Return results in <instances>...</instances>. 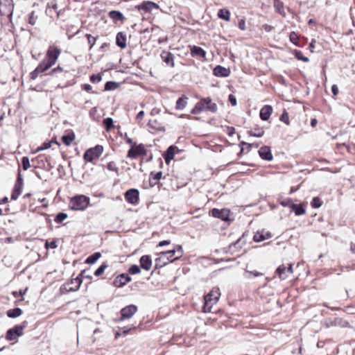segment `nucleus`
Masks as SVG:
<instances>
[{
    "instance_id": "obj_59",
    "label": "nucleus",
    "mask_w": 355,
    "mask_h": 355,
    "mask_svg": "<svg viewBox=\"0 0 355 355\" xmlns=\"http://www.w3.org/2000/svg\"><path fill=\"white\" fill-rule=\"evenodd\" d=\"M46 12L49 16L53 17L54 11L52 10V8H51V5L49 3L47 6Z\"/></svg>"
},
{
    "instance_id": "obj_1",
    "label": "nucleus",
    "mask_w": 355,
    "mask_h": 355,
    "mask_svg": "<svg viewBox=\"0 0 355 355\" xmlns=\"http://www.w3.org/2000/svg\"><path fill=\"white\" fill-rule=\"evenodd\" d=\"M218 107L215 103L212 102L210 97L201 98L191 110V113L193 114H198L204 110L209 111L212 113L217 112Z\"/></svg>"
},
{
    "instance_id": "obj_16",
    "label": "nucleus",
    "mask_w": 355,
    "mask_h": 355,
    "mask_svg": "<svg viewBox=\"0 0 355 355\" xmlns=\"http://www.w3.org/2000/svg\"><path fill=\"white\" fill-rule=\"evenodd\" d=\"M161 58L162 60L168 66L173 67L174 63V55L169 51H164L161 53Z\"/></svg>"
},
{
    "instance_id": "obj_55",
    "label": "nucleus",
    "mask_w": 355,
    "mask_h": 355,
    "mask_svg": "<svg viewBox=\"0 0 355 355\" xmlns=\"http://www.w3.org/2000/svg\"><path fill=\"white\" fill-rule=\"evenodd\" d=\"M289 38H290V41L292 43L297 44V42L298 40V35L295 32H291L290 33Z\"/></svg>"
},
{
    "instance_id": "obj_18",
    "label": "nucleus",
    "mask_w": 355,
    "mask_h": 355,
    "mask_svg": "<svg viewBox=\"0 0 355 355\" xmlns=\"http://www.w3.org/2000/svg\"><path fill=\"white\" fill-rule=\"evenodd\" d=\"M162 178V172H151L149 176V183L151 187L158 185L159 187V180Z\"/></svg>"
},
{
    "instance_id": "obj_36",
    "label": "nucleus",
    "mask_w": 355,
    "mask_h": 355,
    "mask_svg": "<svg viewBox=\"0 0 355 355\" xmlns=\"http://www.w3.org/2000/svg\"><path fill=\"white\" fill-rule=\"evenodd\" d=\"M101 254L100 252H95V253L92 254V255L89 256L86 259L85 263H87V264L94 263L101 257Z\"/></svg>"
},
{
    "instance_id": "obj_22",
    "label": "nucleus",
    "mask_w": 355,
    "mask_h": 355,
    "mask_svg": "<svg viewBox=\"0 0 355 355\" xmlns=\"http://www.w3.org/2000/svg\"><path fill=\"white\" fill-rule=\"evenodd\" d=\"M131 278L126 275L122 274L117 277L114 282V284L117 287H121L130 282Z\"/></svg>"
},
{
    "instance_id": "obj_47",
    "label": "nucleus",
    "mask_w": 355,
    "mask_h": 355,
    "mask_svg": "<svg viewBox=\"0 0 355 355\" xmlns=\"http://www.w3.org/2000/svg\"><path fill=\"white\" fill-rule=\"evenodd\" d=\"M125 199L130 203H133V188L128 189L125 195Z\"/></svg>"
},
{
    "instance_id": "obj_43",
    "label": "nucleus",
    "mask_w": 355,
    "mask_h": 355,
    "mask_svg": "<svg viewBox=\"0 0 355 355\" xmlns=\"http://www.w3.org/2000/svg\"><path fill=\"white\" fill-rule=\"evenodd\" d=\"M67 214L63 212H60L58 214L54 219L55 222L57 223H61L63 220H64L67 218Z\"/></svg>"
},
{
    "instance_id": "obj_50",
    "label": "nucleus",
    "mask_w": 355,
    "mask_h": 355,
    "mask_svg": "<svg viewBox=\"0 0 355 355\" xmlns=\"http://www.w3.org/2000/svg\"><path fill=\"white\" fill-rule=\"evenodd\" d=\"M102 80V76L100 73L93 74L90 76V81L92 83H98Z\"/></svg>"
},
{
    "instance_id": "obj_11",
    "label": "nucleus",
    "mask_w": 355,
    "mask_h": 355,
    "mask_svg": "<svg viewBox=\"0 0 355 355\" xmlns=\"http://www.w3.org/2000/svg\"><path fill=\"white\" fill-rule=\"evenodd\" d=\"M139 156H146V161H150L153 158L152 154L147 155V150L143 144L136 145L135 143V159Z\"/></svg>"
},
{
    "instance_id": "obj_3",
    "label": "nucleus",
    "mask_w": 355,
    "mask_h": 355,
    "mask_svg": "<svg viewBox=\"0 0 355 355\" xmlns=\"http://www.w3.org/2000/svg\"><path fill=\"white\" fill-rule=\"evenodd\" d=\"M89 204V198L85 196H77L71 198L69 207L73 210H85Z\"/></svg>"
},
{
    "instance_id": "obj_34",
    "label": "nucleus",
    "mask_w": 355,
    "mask_h": 355,
    "mask_svg": "<svg viewBox=\"0 0 355 355\" xmlns=\"http://www.w3.org/2000/svg\"><path fill=\"white\" fill-rule=\"evenodd\" d=\"M52 66L53 65H51V63L47 62V61L44 60L39 64L37 68V71H40V73H43L50 69Z\"/></svg>"
},
{
    "instance_id": "obj_48",
    "label": "nucleus",
    "mask_w": 355,
    "mask_h": 355,
    "mask_svg": "<svg viewBox=\"0 0 355 355\" xmlns=\"http://www.w3.org/2000/svg\"><path fill=\"white\" fill-rule=\"evenodd\" d=\"M117 85L115 82L113 81H108L105 85V91H110L112 89H114L116 87Z\"/></svg>"
},
{
    "instance_id": "obj_49",
    "label": "nucleus",
    "mask_w": 355,
    "mask_h": 355,
    "mask_svg": "<svg viewBox=\"0 0 355 355\" xmlns=\"http://www.w3.org/2000/svg\"><path fill=\"white\" fill-rule=\"evenodd\" d=\"M22 167L24 171L30 168V160L28 157H23L21 159Z\"/></svg>"
},
{
    "instance_id": "obj_30",
    "label": "nucleus",
    "mask_w": 355,
    "mask_h": 355,
    "mask_svg": "<svg viewBox=\"0 0 355 355\" xmlns=\"http://www.w3.org/2000/svg\"><path fill=\"white\" fill-rule=\"evenodd\" d=\"M75 139V134L72 132L62 137V140L66 146H70Z\"/></svg>"
},
{
    "instance_id": "obj_61",
    "label": "nucleus",
    "mask_w": 355,
    "mask_h": 355,
    "mask_svg": "<svg viewBox=\"0 0 355 355\" xmlns=\"http://www.w3.org/2000/svg\"><path fill=\"white\" fill-rule=\"evenodd\" d=\"M20 194H21L20 193L13 190L12 192V194H11V200H17Z\"/></svg>"
},
{
    "instance_id": "obj_25",
    "label": "nucleus",
    "mask_w": 355,
    "mask_h": 355,
    "mask_svg": "<svg viewBox=\"0 0 355 355\" xmlns=\"http://www.w3.org/2000/svg\"><path fill=\"white\" fill-rule=\"evenodd\" d=\"M331 326L340 327H349V324L347 320H343L340 318H336L330 322Z\"/></svg>"
},
{
    "instance_id": "obj_17",
    "label": "nucleus",
    "mask_w": 355,
    "mask_h": 355,
    "mask_svg": "<svg viewBox=\"0 0 355 355\" xmlns=\"http://www.w3.org/2000/svg\"><path fill=\"white\" fill-rule=\"evenodd\" d=\"M271 237V234L269 232H265L264 230L257 231L254 236L253 240L255 242H261L264 240L270 239Z\"/></svg>"
},
{
    "instance_id": "obj_7",
    "label": "nucleus",
    "mask_w": 355,
    "mask_h": 355,
    "mask_svg": "<svg viewBox=\"0 0 355 355\" xmlns=\"http://www.w3.org/2000/svg\"><path fill=\"white\" fill-rule=\"evenodd\" d=\"M87 270H83L79 274V275L78 277H76L74 279H72L71 280V284L75 283L76 286L74 287H69V288H67V292H72V291H78L82 284L83 278H87L89 279H92V276L89 274H87Z\"/></svg>"
},
{
    "instance_id": "obj_38",
    "label": "nucleus",
    "mask_w": 355,
    "mask_h": 355,
    "mask_svg": "<svg viewBox=\"0 0 355 355\" xmlns=\"http://www.w3.org/2000/svg\"><path fill=\"white\" fill-rule=\"evenodd\" d=\"M125 139L129 144H130V148L128 152V157L130 158H133V142L132 138L129 137L127 135V133L125 134Z\"/></svg>"
},
{
    "instance_id": "obj_2",
    "label": "nucleus",
    "mask_w": 355,
    "mask_h": 355,
    "mask_svg": "<svg viewBox=\"0 0 355 355\" xmlns=\"http://www.w3.org/2000/svg\"><path fill=\"white\" fill-rule=\"evenodd\" d=\"M220 297V292L218 287H214L211 291L204 297V306L202 307L205 313H209L211 311L212 306L219 300Z\"/></svg>"
},
{
    "instance_id": "obj_10",
    "label": "nucleus",
    "mask_w": 355,
    "mask_h": 355,
    "mask_svg": "<svg viewBox=\"0 0 355 355\" xmlns=\"http://www.w3.org/2000/svg\"><path fill=\"white\" fill-rule=\"evenodd\" d=\"M168 251L162 252L159 254V257L155 260V268H162L169 263Z\"/></svg>"
},
{
    "instance_id": "obj_32",
    "label": "nucleus",
    "mask_w": 355,
    "mask_h": 355,
    "mask_svg": "<svg viewBox=\"0 0 355 355\" xmlns=\"http://www.w3.org/2000/svg\"><path fill=\"white\" fill-rule=\"evenodd\" d=\"M248 134L252 137H261L264 135V130L263 128H255L249 130Z\"/></svg>"
},
{
    "instance_id": "obj_60",
    "label": "nucleus",
    "mask_w": 355,
    "mask_h": 355,
    "mask_svg": "<svg viewBox=\"0 0 355 355\" xmlns=\"http://www.w3.org/2000/svg\"><path fill=\"white\" fill-rule=\"evenodd\" d=\"M22 187L23 185L15 183L13 190L21 193L22 191Z\"/></svg>"
},
{
    "instance_id": "obj_9",
    "label": "nucleus",
    "mask_w": 355,
    "mask_h": 355,
    "mask_svg": "<svg viewBox=\"0 0 355 355\" xmlns=\"http://www.w3.org/2000/svg\"><path fill=\"white\" fill-rule=\"evenodd\" d=\"M211 214L213 217L221 219L222 220L227 222L231 220L230 218V211L228 209H218L214 208L211 210Z\"/></svg>"
},
{
    "instance_id": "obj_42",
    "label": "nucleus",
    "mask_w": 355,
    "mask_h": 355,
    "mask_svg": "<svg viewBox=\"0 0 355 355\" xmlns=\"http://www.w3.org/2000/svg\"><path fill=\"white\" fill-rule=\"evenodd\" d=\"M103 123L107 130H110L113 126V119L110 117H107L103 119Z\"/></svg>"
},
{
    "instance_id": "obj_62",
    "label": "nucleus",
    "mask_w": 355,
    "mask_h": 355,
    "mask_svg": "<svg viewBox=\"0 0 355 355\" xmlns=\"http://www.w3.org/2000/svg\"><path fill=\"white\" fill-rule=\"evenodd\" d=\"M170 243H171V241L170 240H164V241H160L158 243L157 246L162 247V246H164V245H169Z\"/></svg>"
},
{
    "instance_id": "obj_40",
    "label": "nucleus",
    "mask_w": 355,
    "mask_h": 355,
    "mask_svg": "<svg viewBox=\"0 0 355 355\" xmlns=\"http://www.w3.org/2000/svg\"><path fill=\"white\" fill-rule=\"evenodd\" d=\"M322 201L319 197H314L311 202V205L313 208H319L322 206Z\"/></svg>"
},
{
    "instance_id": "obj_41",
    "label": "nucleus",
    "mask_w": 355,
    "mask_h": 355,
    "mask_svg": "<svg viewBox=\"0 0 355 355\" xmlns=\"http://www.w3.org/2000/svg\"><path fill=\"white\" fill-rule=\"evenodd\" d=\"M294 55H295V57L299 60H302L305 62H307L309 60L307 57H305L303 55V53L301 51L295 50Z\"/></svg>"
},
{
    "instance_id": "obj_35",
    "label": "nucleus",
    "mask_w": 355,
    "mask_h": 355,
    "mask_svg": "<svg viewBox=\"0 0 355 355\" xmlns=\"http://www.w3.org/2000/svg\"><path fill=\"white\" fill-rule=\"evenodd\" d=\"M218 17L225 21H229L230 19V12L228 10L220 9L218 12Z\"/></svg>"
},
{
    "instance_id": "obj_8",
    "label": "nucleus",
    "mask_w": 355,
    "mask_h": 355,
    "mask_svg": "<svg viewBox=\"0 0 355 355\" xmlns=\"http://www.w3.org/2000/svg\"><path fill=\"white\" fill-rule=\"evenodd\" d=\"M25 327L26 325H16L13 328L9 329L6 332V339L8 340H13L18 336H21Z\"/></svg>"
},
{
    "instance_id": "obj_26",
    "label": "nucleus",
    "mask_w": 355,
    "mask_h": 355,
    "mask_svg": "<svg viewBox=\"0 0 355 355\" xmlns=\"http://www.w3.org/2000/svg\"><path fill=\"white\" fill-rule=\"evenodd\" d=\"M286 267L282 264L280 265L276 270V274L279 276L281 280H284L288 277V272H286Z\"/></svg>"
},
{
    "instance_id": "obj_31",
    "label": "nucleus",
    "mask_w": 355,
    "mask_h": 355,
    "mask_svg": "<svg viewBox=\"0 0 355 355\" xmlns=\"http://www.w3.org/2000/svg\"><path fill=\"white\" fill-rule=\"evenodd\" d=\"M22 313V311L20 308H15L10 309L7 311V315L11 318H15L20 316Z\"/></svg>"
},
{
    "instance_id": "obj_45",
    "label": "nucleus",
    "mask_w": 355,
    "mask_h": 355,
    "mask_svg": "<svg viewBox=\"0 0 355 355\" xmlns=\"http://www.w3.org/2000/svg\"><path fill=\"white\" fill-rule=\"evenodd\" d=\"M107 268V265L106 263H103L100 267H98L96 271L94 272V275L96 276V277H98L100 275H101L105 270Z\"/></svg>"
},
{
    "instance_id": "obj_29",
    "label": "nucleus",
    "mask_w": 355,
    "mask_h": 355,
    "mask_svg": "<svg viewBox=\"0 0 355 355\" xmlns=\"http://www.w3.org/2000/svg\"><path fill=\"white\" fill-rule=\"evenodd\" d=\"M291 209L294 211L295 215L301 216L305 214V208L303 204H294L291 206Z\"/></svg>"
},
{
    "instance_id": "obj_4",
    "label": "nucleus",
    "mask_w": 355,
    "mask_h": 355,
    "mask_svg": "<svg viewBox=\"0 0 355 355\" xmlns=\"http://www.w3.org/2000/svg\"><path fill=\"white\" fill-rule=\"evenodd\" d=\"M14 11V3L12 0H0V15L7 16L10 21Z\"/></svg>"
},
{
    "instance_id": "obj_46",
    "label": "nucleus",
    "mask_w": 355,
    "mask_h": 355,
    "mask_svg": "<svg viewBox=\"0 0 355 355\" xmlns=\"http://www.w3.org/2000/svg\"><path fill=\"white\" fill-rule=\"evenodd\" d=\"M86 37L87 39V42H88V44L89 45V49H91L94 45L96 43V38L94 36H92V35L90 34H86Z\"/></svg>"
},
{
    "instance_id": "obj_37",
    "label": "nucleus",
    "mask_w": 355,
    "mask_h": 355,
    "mask_svg": "<svg viewBox=\"0 0 355 355\" xmlns=\"http://www.w3.org/2000/svg\"><path fill=\"white\" fill-rule=\"evenodd\" d=\"M187 98L180 97L176 101L175 108L177 110H183L187 105Z\"/></svg>"
},
{
    "instance_id": "obj_24",
    "label": "nucleus",
    "mask_w": 355,
    "mask_h": 355,
    "mask_svg": "<svg viewBox=\"0 0 355 355\" xmlns=\"http://www.w3.org/2000/svg\"><path fill=\"white\" fill-rule=\"evenodd\" d=\"M116 43L119 47L125 48L126 46V35L122 32L118 33L116 37Z\"/></svg>"
},
{
    "instance_id": "obj_14",
    "label": "nucleus",
    "mask_w": 355,
    "mask_h": 355,
    "mask_svg": "<svg viewBox=\"0 0 355 355\" xmlns=\"http://www.w3.org/2000/svg\"><path fill=\"white\" fill-rule=\"evenodd\" d=\"M133 315V305H129L122 309L121 311V315L117 320L123 321L126 319H130Z\"/></svg>"
},
{
    "instance_id": "obj_51",
    "label": "nucleus",
    "mask_w": 355,
    "mask_h": 355,
    "mask_svg": "<svg viewBox=\"0 0 355 355\" xmlns=\"http://www.w3.org/2000/svg\"><path fill=\"white\" fill-rule=\"evenodd\" d=\"M280 121L285 123L286 125L289 124L288 114L284 110L279 118Z\"/></svg>"
},
{
    "instance_id": "obj_52",
    "label": "nucleus",
    "mask_w": 355,
    "mask_h": 355,
    "mask_svg": "<svg viewBox=\"0 0 355 355\" xmlns=\"http://www.w3.org/2000/svg\"><path fill=\"white\" fill-rule=\"evenodd\" d=\"M130 330L131 328L127 329H125L123 328L119 329V330L116 331L115 334V338H117L122 335H126Z\"/></svg>"
},
{
    "instance_id": "obj_56",
    "label": "nucleus",
    "mask_w": 355,
    "mask_h": 355,
    "mask_svg": "<svg viewBox=\"0 0 355 355\" xmlns=\"http://www.w3.org/2000/svg\"><path fill=\"white\" fill-rule=\"evenodd\" d=\"M40 73V71H37V68L36 67L34 71L31 73V78L33 80L36 79L38 75Z\"/></svg>"
},
{
    "instance_id": "obj_39",
    "label": "nucleus",
    "mask_w": 355,
    "mask_h": 355,
    "mask_svg": "<svg viewBox=\"0 0 355 355\" xmlns=\"http://www.w3.org/2000/svg\"><path fill=\"white\" fill-rule=\"evenodd\" d=\"M38 16L35 14V11H32L28 15V22L29 24L33 26L36 24Z\"/></svg>"
},
{
    "instance_id": "obj_64",
    "label": "nucleus",
    "mask_w": 355,
    "mask_h": 355,
    "mask_svg": "<svg viewBox=\"0 0 355 355\" xmlns=\"http://www.w3.org/2000/svg\"><path fill=\"white\" fill-rule=\"evenodd\" d=\"M239 28L241 29V30H245V21L243 19H241L239 21Z\"/></svg>"
},
{
    "instance_id": "obj_33",
    "label": "nucleus",
    "mask_w": 355,
    "mask_h": 355,
    "mask_svg": "<svg viewBox=\"0 0 355 355\" xmlns=\"http://www.w3.org/2000/svg\"><path fill=\"white\" fill-rule=\"evenodd\" d=\"M263 274L261 272H259L257 270H248L247 269L245 270V272L243 273V276L246 279H250L252 277H259L263 276Z\"/></svg>"
},
{
    "instance_id": "obj_53",
    "label": "nucleus",
    "mask_w": 355,
    "mask_h": 355,
    "mask_svg": "<svg viewBox=\"0 0 355 355\" xmlns=\"http://www.w3.org/2000/svg\"><path fill=\"white\" fill-rule=\"evenodd\" d=\"M57 247H58V245H57L56 241H52L51 242L46 241V243H45V248L46 249H49V248L55 249Z\"/></svg>"
},
{
    "instance_id": "obj_23",
    "label": "nucleus",
    "mask_w": 355,
    "mask_h": 355,
    "mask_svg": "<svg viewBox=\"0 0 355 355\" xmlns=\"http://www.w3.org/2000/svg\"><path fill=\"white\" fill-rule=\"evenodd\" d=\"M191 54L193 57L205 58L206 51L200 46H193L191 47Z\"/></svg>"
},
{
    "instance_id": "obj_13",
    "label": "nucleus",
    "mask_w": 355,
    "mask_h": 355,
    "mask_svg": "<svg viewBox=\"0 0 355 355\" xmlns=\"http://www.w3.org/2000/svg\"><path fill=\"white\" fill-rule=\"evenodd\" d=\"M213 73L217 77L225 78L230 76V70L229 68H226L220 65H217L214 67Z\"/></svg>"
},
{
    "instance_id": "obj_15",
    "label": "nucleus",
    "mask_w": 355,
    "mask_h": 355,
    "mask_svg": "<svg viewBox=\"0 0 355 355\" xmlns=\"http://www.w3.org/2000/svg\"><path fill=\"white\" fill-rule=\"evenodd\" d=\"M158 7L157 4L150 1H144L140 5L136 6L138 10H142L145 12H151L153 9L158 8Z\"/></svg>"
},
{
    "instance_id": "obj_54",
    "label": "nucleus",
    "mask_w": 355,
    "mask_h": 355,
    "mask_svg": "<svg viewBox=\"0 0 355 355\" xmlns=\"http://www.w3.org/2000/svg\"><path fill=\"white\" fill-rule=\"evenodd\" d=\"M280 205H282L284 207H290L291 209V206H292V205H293V203L292 202L291 199L287 198V199H285L284 200H282L280 202Z\"/></svg>"
},
{
    "instance_id": "obj_44",
    "label": "nucleus",
    "mask_w": 355,
    "mask_h": 355,
    "mask_svg": "<svg viewBox=\"0 0 355 355\" xmlns=\"http://www.w3.org/2000/svg\"><path fill=\"white\" fill-rule=\"evenodd\" d=\"M53 143V141H49V142H44L41 146L38 147L35 153H38L40 151L46 150L49 148L51 146V144Z\"/></svg>"
},
{
    "instance_id": "obj_12",
    "label": "nucleus",
    "mask_w": 355,
    "mask_h": 355,
    "mask_svg": "<svg viewBox=\"0 0 355 355\" xmlns=\"http://www.w3.org/2000/svg\"><path fill=\"white\" fill-rule=\"evenodd\" d=\"M259 155L262 159L266 161H271L273 159V156L270 150V148L267 146H262L259 148Z\"/></svg>"
},
{
    "instance_id": "obj_28",
    "label": "nucleus",
    "mask_w": 355,
    "mask_h": 355,
    "mask_svg": "<svg viewBox=\"0 0 355 355\" xmlns=\"http://www.w3.org/2000/svg\"><path fill=\"white\" fill-rule=\"evenodd\" d=\"M109 17L115 22L119 21H122L124 19L123 15L121 12L116 10L110 11L109 12Z\"/></svg>"
},
{
    "instance_id": "obj_20",
    "label": "nucleus",
    "mask_w": 355,
    "mask_h": 355,
    "mask_svg": "<svg viewBox=\"0 0 355 355\" xmlns=\"http://www.w3.org/2000/svg\"><path fill=\"white\" fill-rule=\"evenodd\" d=\"M272 112L271 105H266L260 110L259 116L263 121H267Z\"/></svg>"
},
{
    "instance_id": "obj_57",
    "label": "nucleus",
    "mask_w": 355,
    "mask_h": 355,
    "mask_svg": "<svg viewBox=\"0 0 355 355\" xmlns=\"http://www.w3.org/2000/svg\"><path fill=\"white\" fill-rule=\"evenodd\" d=\"M229 101L232 106L236 105V98L233 94L229 95Z\"/></svg>"
},
{
    "instance_id": "obj_58",
    "label": "nucleus",
    "mask_w": 355,
    "mask_h": 355,
    "mask_svg": "<svg viewBox=\"0 0 355 355\" xmlns=\"http://www.w3.org/2000/svg\"><path fill=\"white\" fill-rule=\"evenodd\" d=\"M107 168L110 171H116V167L114 162H110L107 164Z\"/></svg>"
},
{
    "instance_id": "obj_27",
    "label": "nucleus",
    "mask_w": 355,
    "mask_h": 355,
    "mask_svg": "<svg viewBox=\"0 0 355 355\" xmlns=\"http://www.w3.org/2000/svg\"><path fill=\"white\" fill-rule=\"evenodd\" d=\"M168 251L170 254H176V257H175L172 261L178 260L183 255V250L180 245H177L173 250Z\"/></svg>"
},
{
    "instance_id": "obj_63",
    "label": "nucleus",
    "mask_w": 355,
    "mask_h": 355,
    "mask_svg": "<svg viewBox=\"0 0 355 355\" xmlns=\"http://www.w3.org/2000/svg\"><path fill=\"white\" fill-rule=\"evenodd\" d=\"M15 183L23 185V178H22V176H21V173L19 172L18 173L17 180H16Z\"/></svg>"
},
{
    "instance_id": "obj_6",
    "label": "nucleus",
    "mask_w": 355,
    "mask_h": 355,
    "mask_svg": "<svg viewBox=\"0 0 355 355\" xmlns=\"http://www.w3.org/2000/svg\"><path fill=\"white\" fill-rule=\"evenodd\" d=\"M60 53L61 50L58 47L53 45L50 46L47 50L45 60L51 65H54Z\"/></svg>"
},
{
    "instance_id": "obj_19",
    "label": "nucleus",
    "mask_w": 355,
    "mask_h": 355,
    "mask_svg": "<svg viewBox=\"0 0 355 355\" xmlns=\"http://www.w3.org/2000/svg\"><path fill=\"white\" fill-rule=\"evenodd\" d=\"M177 148L175 146H170L163 154L164 159L166 164H169L170 162L174 158L175 150Z\"/></svg>"
},
{
    "instance_id": "obj_5",
    "label": "nucleus",
    "mask_w": 355,
    "mask_h": 355,
    "mask_svg": "<svg viewBox=\"0 0 355 355\" xmlns=\"http://www.w3.org/2000/svg\"><path fill=\"white\" fill-rule=\"evenodd\" d=\"M103 146L97 145L95 147L91 148L85 151L84 153V159L87 162H92L94 159L99 157L103 153Z\"/></svg>"
},
{
    "instance_id": "obj_21",
    "label": "nucleus",
    "mask_w": 355,
    "mask_h": 355,
    "mask_svg": "<svg viewBox=\"0 0 355 355\" xmlns=\"http://www.w3.org/2000/svg\"><path fill=\"white\" fill-rule=\"evenodd\" d=\"M152 266L151 258L148 255H144L140 259V267L146 270H149Z\"/></svg>"
}]
</instances>
